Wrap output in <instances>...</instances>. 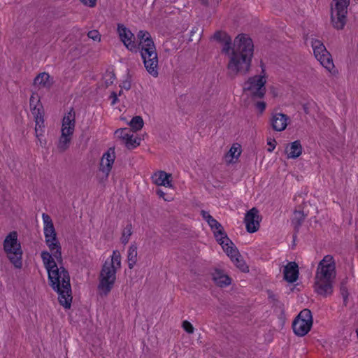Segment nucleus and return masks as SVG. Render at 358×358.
Segmentation results:
<instances>
[{
	"label": "nucleus",
	"instance_id": "1",
	"mask_svg": "<svg viewBox=\"0 0 358 358\" xmlns=\"http://www.w3.org/2000/svg\"><path fill=\"white\" fill-rule=\"evenodd\" d=\"M254 45L250 38L243 34L238 35L234 40V48L227 65L229 74L234 77L238 73H247L251 66Z\"/></svg>",
	"mask_w": 358,
	"mask_h": 358
},
{
	"label": "nucleus",
	"instance_id": "2",
	"mask_svg": "<svg viewBox=\"0 0 358 358\" xmlns=\"http://www.w3.org/2000/svg\"><path fill=\"white\" fill-rule=\"evenodd\" d=\"M336 278V264L334 257L326 255L320 262L315 277V291L327 297L333 293V282Z\"/></svg>",
	"mask_w": 358,
	"mask_h": 358
},
{
	"label": "nucleus",
	"instance_id": "3",
	"mask_svg": "<svg viewBox=\"0 0 358 358\" xmlns=\"http://www.w3.org/2000/svg\"><path fill=\"white\" fill-rule=\"evenodd\" d=\"M48 279L52 288L58 293V300L63 307L70 308L72 301L70 276L62 266L49 270Z\"/></svg>",
	"mask_w": 358,
	"mask_h": 358
},
{
	"label": "nucleus",
	"instance_id": "4",
	"mask_svg": "<svg viewBox=\"0 0 358 358\" xmlns=\"http://www.w3.org/2000/svg\"><path fill=\"white\" fill-rule=\"evenodd\" d=\"M120 268V252L118 250H114L111 259L104 262L100 271L97 288L101 296H107L113 288L116 280V273Z\"/></svg>",
	"mask_w": 358,
	"mask_h": 358
},
{
	"label": "nucleus",
	"instance_id": "5",
	"mask_svg": "<svg viewBox=\"0 0 358 358\" xmlns=\"http://www.w3.org/2000/svg\"><path fill=\"white\" fill-rule=\"evenodd\" d=\"M3 250L10 262L16 268L22 267V250L17 240L16 231H12L6 237L3 241Z\"/></svg>",
	"mask_w": 358,
	"mask_h": 358
},
{
	"label": "nucleus",
	"instance_id": "6",
	"mask_svg": "<svg viewBox=\"0 0 358 358\" xmlns=\"http://www.w3.org/2000/svg\"><path fill=\"white\" fill-rule=\"evenodd\" d=\"M261 67L263 75L250 77L243 85V90L251 92L252 96L254 98L262 99L266 94L265 84L266 80L265 78V69L262 63Z\"/></svg>",
	"mask_w": 358,
	"mask_h": 358
},
{
	"label": "nucleus",
	"instance_id": "7",
	"mask_svg": "<svg viewBox=\"0 0 358 358\" xmlns=\"http://www.w3.org/2000/svg\"><path fill=\"white\" fill-rule=\"evenodd\" d=\"M334 7H331V20L334 28L343 29L346 24V15L350 0H333Z\"/></svg>",
	"mask_w": 358,
	"mask_h": 358
},
{
	"label": "nucleus",
	"instance_id": "8",
	"mask_svg": "<svg viewBox=\"0 0 358 358\" xmlns=\"http://www.w3.org/2000/svg\"><path fill=\"white\" fill-rule=\"evenodd\" d=\"M313 325V317L310 310L303 309L294 319L292 329L294 334L299 336L306 335Z\"/></svg>",
	"mask_w": 358,
	"mask_h": 358
},
{
	"label": "nucleus",
	"instance_id": "9",
	"mask_svg": "<svg viewBox=\"0 0 358 358\" xmlns=\"http://www.w3.org/2000/svg\"><path fill=\"white\" fill-rule=\"evenodd\" d=\"M146 71L153 77L158 76V57L155 45L139 50Z\"/></svg>",
	"mask_w": 358,
	"mask_h": 358
},
{
	"label": "nucleus",
	"instance_id": "10",
	"mask_svg": "<svg viewBox=\"0 0 358 358\" xmlns=\"http://www.w3.org/2000/svg\"><path fill=\"white\" fill-rule=\"evenodd\" d=\"M311 207V203H301L295 208L293 217L292 218V225L294 229V240L296 238L303 222L309 214V208Z\"/></svg>",
	"mask_w": 358,
	"mask_h": 358
},
{
	"label": "nucleus",
	"instance_id": "11",
	"mask_svg": "<svg viewBox=\"0 0 358 358\" xmlns=\"http://www.w3.org/2000/svg\"><path fill=\"white\" fill-rule=\"evenodd\" d=\"M117 33L120 41L129 51L133 52L138 51L139 47L135 41V36L128 28L122 24H118Z\"/></svg>",
	"mask_w": 358,
	"mask_h": 358
},
{
	"label": "nucleus",
	"instance_id": "12",
	"mask_svg": "<svg viewBox=\"0 0 358 358\" xmlns=\"http://www.w3.org/2000/svg\"><path fill=\"white\" fill-rule=\"evenodd\" d=\"M262 216L257 208H252L245 215L244 223L248 232L255 233L257 231L260 227Z\"/></svg>",
	"mask_w": 358,
	"mask_h": 358
},
{
	"label": "nucleus",
	"instance_id": "13",
	"mask_svg": "<svg viewBox=\"0 0 358 358\" xmlns=\"http://www.w3.org/2000/svg\"><path fill=\"white\" fill-rule=\"evenodd\" d=\"M134 131L129 128L119 129L116 130L115 134L124 143L128 149H134L140 145V138H134Z\"/></svg>",
	"mask_w": 358,
	"mask_h": 358
},
{
	"label": "nucleus",
	"instance_id": "14",
	"mask_svg": "<svg viewBox=\"0 0 358 358\" xmlns=\"http://www.w3.org/2000/svg\"><path fill=\"white\" fill-rule=\"evenodd\" d=\"M289 117L284 113H278L272 114L270 120L272 129L276 131H284L288 124Z\"/></svg>",
	"mask_w": 358,
	"mask_h": 358
},
{
	"label": "nucleus",
	"instance_id": "15",
	"mask_svg": "<svg viewBox=\"0 0 358 358\" xmlns=\"http://www.w3.org/2000/svg\"><path fill=\"white\" fill-rule=\"evenodd\" d=\"M115 159V148H110L103 155L100 163V171L106 176H108Z\"/></svg>",
	"mask_w": 358,
	"mask_h": 358
},
{
	"label": "nucleus",
	"instance_id": "16",
	"mask_svg": "<svg viewBox=\"0 0 358 358\" xmlns=\"http://www.w3.org/2000/svg\"><path fill=\"white\" fill-rule=\"evenodd\" d=\"M284 278L288 282L293 283L299 278V266L294 262H289L283 269Z\"/></svg>",
	"mask_w": 358,
	"mask_h": 358
},
{
	"label": "nucleus",
	"instance_id": "17",
	"mask_svg": "<svg viewBox=\"0 0 358 358\" xmlns=\"http://www.w3.org/2000/svg\"><path fill=\"white\" fill-rule=\"evenodd\" d=\"M76 124V115L73 108H71L69 112L64 117L62 120V131L66 133H73L75 129Z\"/></svg>",
	"mask_w": 358,
	"mask_h": 358
},
{
	"label": "nucleus",
	"instance_id": "18",
	"mask_svg": "<svg viewBox=\"0 0 358 358\" xmlns=\"http://www.w3.org/2000/svg\"><path fill=\"white\" fill-rule=\"evenodd\" d=\"M171 177V174H168L165 171H160L152 175V180L153 183L157 186H164V188L166 189L168 187L171 186V180H170Z\"/></svg>",
	"mask_w": 358,
	"mask_h": 358
},
{
	"label": "nucleus",
	"instance_id": "19",
	"mask_svg": "<svg viewBox=\"0 0 358 358\" xmlns=\"http://www.w3.org/2000/svg\"><path fill=\"white\" fill-rule=\"evenodd\" d=\"M212 275L215 283L220 287H227L231 283V278L220 269H215Z\"/></svg>",
	"mask_w": 358,
	"mask_h": 358
},
{
	"label": "nucleus",
	"instance_id": "20",
	"mask_svg": "<svg viewBox=\"0 0 358 358\" xmlns=\"http://www.w3.org/2000/svg\"><path fill=\"white\" fill-rule=\"evenodd\" d=\"M137 38L139 40V43H137V46L139 47L138 50H141V48H150L155 45L150 34L147 31H139L137 34Z\"/></svg>",
	"mask_w": 358,
	"mask_h": 358
},
{
	"label": "nucleus",
	"instance_id": "21",
	"mask_svg": "<svg viewBox=\"0 0 358 358\" xmlns=\"http://www.w3.org/2000/svg\"><path fill=\"white\" fill-rule=\"evenodd\" d=\"M208 224L213 230L216 241H221L222 238H226L227 234L224 232L222 226L215 219L212 217L208 222Z\"/></svg>",
	"mask_w": 358,
	"mask_h": 358
},
{
	"label": "nucleus",
	"instance_id": "22",
	"mask_svg": "<svg viewBox=\"0 0 358 358\" xmlns=\"http://www.w3.org/2000/svg\"><path fill=\"white\" fill-rule=\"evenodd\" d=\"M222 247L223 250L227 252V255L230 257L231 260L238 255V251L232 247V242L229 239L226 235V238H222L221 241H217Z\"/></svg>",
	"mask_w": 358,
	"mask_h": 358
},
{
	"label": "nucleus",
	"instance_id": "23",
	"mask_svg": "<svg viewBox=\"0 0 358 358\" xmlns=\"http://www.w3.org/2000/svg\"><path fill=\"white\" fill-rule=\"evenodd\" d=\"M302 146L300 141H295L290 143L289 147L286 148V153L288 158L295 159L302 153Z\"/></svg>",
	"mask_w": 358,
	"mask_h": 358
},
{
	"label": "nucleus",
	"instance_id": "24",
	"mask_svg": "<svg viewBox=\"0 0 358 358\" xmlns=\"http://www.w3.org/2000/svg\"><path fill=\"white\" fill-rule=\"evenodd\" d=\"M53 82L50 80V76L48 73L43 72L39 73L34 80V85L43 87L49 88L52 86Z\"/></svg>",
	"mask_w": 358,
	"mask_h": 358
},
{
	"label": "nucleus",
	"instance_id": "25",
	"mask_svg": "<svg viewBox=\"0 0 358 358\" xmlns=\"http://www.w3.org/2000/svg\"><path fill=\"white\" fill-rule=\"evenodd\" d=\"M41 257L48 272H49V270H52L58 266L52 253L50 254L48 251H42Z\"/></svg>",
	"mask_w": 358,
	"mask_h": 358
},
{
	"label": "nucleus",
	"instance_id": "26",
	"mask_svg": "<svg viewBox=\"0 0 358 358\" xmlns=\"http://www.w3.org/2000/svg\"><path fill=\"white\" fill-rule=\"evenodd\" d=\"M31 113L34 116L35 122H36V126L39 125V123L41 122L43 124L44 122V110L42 103H41L40 99H37L36 101V106L31 109Z\"/></svg>",
	"mask_w": 358,
	"mask_h": 358
},
{
	"label": "nucleus",
	"instance_id": "27",
	"mask_svg": "<svg viewBox=\"0 0 358 358\" xmlns=\"http://www.w3.org/2000/svg\"><path fill=\"white\" fill-rule=\"evenodd\" d=\"M138 260L137 245L136 243H132L127 251V262L128 266L132 269L136 265Z\"/></svg>",
	"mask_w": 358,
	"mask_h": 358
},
{
	"label": "nucleus",
	"instance_id": "28",
	"mask_svg": "<svg viewBox=\"0 0 358 358\" xmlns=\"http://www.w3.org/2000/svg\"><path fill=\"white\" fill-rule=\"evenodd\" d=\"M49 248L51 253L53 257L55 258L56 261L59 264H62V248L59 242H51V243L46 244Z\"/></svg>",
	"mask_w": 358,
	"mask_h": 358
},
{
	"label": "nucleus",
	"instance_id": "29",
	"mask_svg": "<svg viewBox=\"0 0 358 358\" xmlns=\"http://www.w3.org/2000/svg\"><path fill=\"white\" fill-rule=\"evenodd\" d=\"M241 146L239 145H238V146L233 145L232 147L224 156L225 161L227 163H234V162L233 161V159H237L241 155Z\"/></svg>",
	"mask_w": 358,
	"mask_h": 358
},
{
	"label": "nucleus",
	"instance_id": "30",
	"mask_svg": "<svg viewBox=\"0 0 358 358\" xmlns=\"http://www.w3.org/2000/svg\"><path fill=\"white\" fill-rule=\"evenodd\" d=\"M73 135V133H66L64 131H62V135L59 140L58 148L61 152L65 151L69 146V143L71 141V136Z\"/></svg>",
	"mask_w": 358,
	"mask_h": 358
},
{
	"label": "nucleus",
	"instance_id": "31",
	"mask_svg": "<svg viewBox=\"0 0 358 358\" xmlns=\"http://www.w3.org/2000/svg\"><path fill=\"white\" fill-rule=\"evenodd\" d=\"M320 64L327 70L330 71L334 68V65L331 58V54L328 52L322 53L320 56L316 58Z\"/></svg>",
	"mask_w": 358,
	"mask_h": 358
},
{
	"label": "nucleus",
	"instance_id": "32",
	"mask_svg": "<svg viewBox=\"0 0 358 358\" xmlns=\"http://www.w3.org/2000/svg\"><path fill=\"white\" fill-rule=\"evenodd\" d=\"M312 47L315 57L317 58L322 53L328 52L324 44L319 40H314L312 41Z\"/></svg>",
	"mask_w": 358,
	"mask_h": 358
},
{
	"label": "nucleus",
	"instance_id": "33",
	"mask_svg": "<svg viewBox=\"0 0 358 358\" xmlns=\"http://www.w3.org/2000/svg\"><path fill=\"white\" fill-rule=\"evenodd\" d=\"M132 229V225L130 223L127 224L123 229L121 236V242L122 244L126 245L129 242L130 236L133 233Z\"/></svg>",
	"mask_w": 358,
	"mask_h": 358
},
{
	"label": "nucleus",
	"instance_id": "34",
	"mask_svg": "<svg viewBox=\"0 0 358 358\" xmlns=\"http://www.w3.org/2000/svg\"><path fill=\"white\" fill-rule=\"evenodd\" d=\"M129 126L133 129L132 131H138L143 127V120L141 116L134 117L129 122Z\"/></svg>",
	"mask_w": 358,
	"mask_h": 358
},
{
	"label": "nucleus",
	"instance_id": "35",
	"mask_svg": "<svg viewBox=\"0 0 358 358\" xmlns=\"http://www.w3.org/2000/svg\"><path fill=\"white\" fill-rule=\"evenodd\" d=\"M231 261L241 271L248 272L249 271L248 266L246 265L245 261L243 259L239 253L238 255H236V257H234V260Z\"/></svg>",
	"mask_w": 358,
	"mask_h": 358
},
{
	"label": "nucleus",
	"instance_id": "36",
	"mask_svg": "<svg viewBox=\"0 0 358 358\" xmlns=\"http://www.w3.org/2000/svg\"><path fill=\"white\" fill-rule=\"evenodd\" d=\"M340 292H341V294L343 299V303L346 306L347 303H348V295H349L348 287L346 286V282L343 281L341 283Z\"/></svg>",
	"mask_w": 358,
	"mask_h": 358
},
{
	"label": "nucleus",
	"instance_id": "37",
	"mask_svg": "<svg viewBox=\"0 0 358 358\" xmlns=\"http://www.w3.org/2000/svg\"><path fill=\"white\" fill-rule=\"evenodd\" d=\"M223 38V48L222 52L225 54H229V51L231 49V38L229 36H225Z\"/></svg>",
	"mask_w": 358,
	"mask_h": 358
},
{
	"label": "nucleus",
	"instance_id": "38",
	"mask_svg": "<svg viewBox=\"0 0 358 358\" xmlns=\"http://www.w3.org/2000/svg\"><path fill=\"white\" fill-rule=\"evenodd\" d=\"M56 231L54 226L44 227V236L45 239L50 238L51 236H56Z\"/></svg>",
	"mask_w": 358,
	"mask_h": 358
},
{
	"label": "nucleus",
	"instance_id": "39",
	"mask_svg": "<svg viewBox=\"0 0 358 358\" xmlns=\"http://www.w3.org/2000/svg\"><path fill=\"white\" fill-rule=\"evenodd\" d=\"M267 294L270 302L273 303L274 305L276 306L280 303V302L278 300V296L275 294L272 291L268 290Z\"/></svg>",
	"mask_w": 358,
	"mask_h": 358
},
{
	"label": "nucleus",
	"instance_id": "40",
	"mask_svg": "<svg viewBox=\"0 0 358 358\" xmlns=\"http://www.w3.org/2000/svg\"><path fill=\"white\" fill-rule=\"evenodd\" d=\"M182 328L188 334H192L194 332V328L192 326V324L189 322H188L187 320H185V321L182 322Z\"/></svg>",
	"mask_w": 358,
	"mask_h": 358
},
{
	"label": "nucleus",
	"instance_id": "41",
	"mask_svg": "<svg viewBox=\"0 0 358 358\" xmlns=\"http://www.w3.org/2000/svg\"><path fill=\"white\" fill-rule=\"evenodd\" d=\"M87 36L94 41H100L101 35L97 30H92L87 33Z\"/></svg>",
	"mask_w": 358,
	"mask_h": 358
},
{
	"label": "nucleus",
	"instance_id": "42",
	"mask_svg": "<svg viewBox=\"0 0 358 358\" xmlns=\"http://www.w3.org/2000/svg\"><path fill=\"white\" fill-rule=\"evenodd\" d=\"M44 227L54 226L51 217L46 213L42 215Z\"/></svg>",
	"mask_w": 358,
	"mask_h": 358
},
{
	"label": "nucleus",
	"instance_id": "43",
	"mask_svg": "<svg viewBox=\"0 0 358 358\" xmlns=\"http://www.w3.org/2000/svg\"><path fill=\"white\" fill-rule=\"evenodd\" d=\"M225 36H229L224 32H222L220 31H216L213 35V38L217 41L223 42V38H225Z\"/></svg>",
	"mask_w": 358,
	"mask_h": 358
},
{
	"label": "nucleus",
	"instance_id": "44",
	"mask_svg": "<svg viewBox=\"0 0 358 358\" xmlns=\"http://www.w3.org/2000/svg\"><path fill=\"white\" fill-rule=\"evenodd\" d=\"M155 193L159 196V198L164 199V201H170L168 198H165V196L167 194V192L159 188V187H156Z\"/></svg>",
	"mask_w": 358,
	"mask_h": 358
},
{
	"label": "nucleus",
	"instance_id": "45",
	"mask_svg": "<svg viewBox=\"0 0 358 358\" xmlns=\"http://www.w3.org/2000/svg\"><path fill=\"white\" fill-rule=\"evenodd\" d=\"M80 1L90 8H94L96 5V0H80Z\"/></svg>",
	"mask_w": 358,
	"mask_h": 358
},
{
	"label": "nucleus",
	"instance_id": "46",
	"mask_svg": "<svg viewBox=\"0 0 358 358\" xmlns=\"http://www.w3.org/2000/svg\"><path fill=\"white\" fill-rule=\"evenodd\" d=\"M120 87H121V89L129 90L131 89V85L130 81L124 80L120 85Z\"/></svg>",
	"mask_w": 358,
	"mask_h": 358
},
{
	"label": "nucleus",
	"instance_id": "47",
	"mask_svg": "<svg viewBox=\"0 0 358 358\" xmlns=\"http://www.w3.org/2000/svg\"><path fill=\"white\" fill-rule=\"evenodd\" d=\"M110 99H112L111 105H115L118 101L117 94L115 92H112L110 96Z\"/></svg>",
	"mask_w": 358,
	"mask_h": 358
},
{
	"label": "nucleus",
	"instance_id": "48",
	"mask_svg": "<svg viewBox=\"0 0 358 358\" xmlns=\"http://www.w3.org/2000/svg\"><path fill=\"white\" fill-rule=\"evenodd\" d=\"M256 107L260 112H263L266 108V103L264 101H258L256 103Z\"/></svg>",
	"mask_w": 358,
	"mask_h": 358
},
{
	"label": "nucleus",
	"instance_id": "49",
	"mask_svg": "<svg viewBox=\"0 0 358 358\" xmlns=\"http://www.w3.org/2000/svg\"><path fill=\"white\" fill-rule=\"evenodd\" d=\"M201 214L203 218L208 222L213 217L206 211L201 210Z\"/></svg>",
	"mask_w": 358,
	"mask_h": 358
},
{
	"label": "nucleus",
	"instance_id": "50",
	"mask_svg": "<svg viewBox=\"0 0 358 358\" xmlns=\"http://www.w3.org/2000/svg\"><path fill=\"white\" fill-rule=\"evenodd\" d=\"M38 99L36 98L34 94H32L30 97V100H29V105H30V110L33 108V107H34V106H36V101Z\"/></svg>",
	"mask_w": 358,
	"mask_h": 358
},
{
	"label": "nucleus",
	"instance_id": "51",
	"mask_svg": "<svg viewBox=\"0 0 358 358\" xmlns=\"http://www.w3.org/2000/svg\"><path fill=\"white\" fill-rule=\"evenodd\" d=\"M51 242H53V243L59 242V241H58V239L57 238V235L51 236L50 238H45V243L46 244L51 243Z\"/></svg>",
	"mask_w": 358,
	"mask_h": 358
},
{
	"label": "nucleus",
	"instance_id": "52",
	"mask_svg": "<svg viewBox=\"0 0 358 358\" xmlns=\"http://www.w3.org/2000/svg\"><path fill=\"white\" fill-rule=\"evenodd\" d=\"M275 143L276 142L275 140H273V142L268 143V145H269V148H268V152H272L274 150L275 147Z\"/></svg>",
	"mask_w": 358,
	"mask_h": 358
},
{
	"label": "nucleus",
	"instance_id": "53",
	"mask_svg": "<svg viewBox=\"0 0 358 358\" xmlns=\"http://www.w3.org/2000/svg\"><path fill=\"white\" fill-rule=\"evenodd\" d=\"M110 76V79L106 80V84L107 85H111L113 83V80L115 78V75L114 74H112Z\"/></svg>",
	"mask_w": 358,
	"mask_h": 358
},
{
	"label": "nucleus",
	"instance_id": "54",
	"mask_svg": "<svg viewBox=\"0 0 358 358\" xmlns=\"http://www.w3.org/2000/svg\"><path fill=\"white\" fill-rule=\"evenodd\" d=\"M42 124H42L41 122H40V123H39V125H37V126L36 125L35 131H36V136H37V137H38V136H39L38 133V129H40V128H41V125H42Z\"/></svg>",
	"mask_w": 358,
	"mask_h": 358
},
{
	"label": "nucleus",
	"instance_id": "55",
	"mask_svg": "<svg viewBox=\"0 0 358 358\" xmlns=\"http://www.w3.org/2000/svg\"><path fill=\"white\" fill-rule=\"evenodd\" d=\"M200 3L203 6L208 5V0H199Z\"/></svg>",
	"mask_w": 358,
	"mask_h": 358
},
{
	"label": "nucleus",
	"instance_id": "56",
	"mask_svg": "<svg viewBox=\"0 0 358 358\" xmlns=\"http://www.w3.org/2000/svg\"><path fill=\"white\" fill-rule=\"evenodd\" d=\"M122 94H123L122 90H120L119 93L117 94V96H121Z\"/></svg>",
	"mask_w": 358,
	"mask_h": 358
}]
</instances>
